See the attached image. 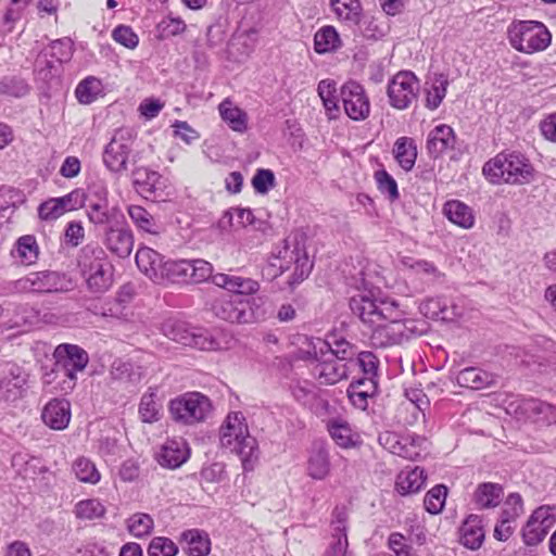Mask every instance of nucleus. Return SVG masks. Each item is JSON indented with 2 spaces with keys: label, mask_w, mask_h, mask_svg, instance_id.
Listing matches in <instances>:
<instances>
[{
  "label": "nucleus",
  "mask_w": 556,
  "mask_h": 556,
  "mask_svg": "<svg viewBox=\"0 0 556 556\" xmlns=\"http://www.w3.org/2000/svg\"><path fill=\"white\" fill-rule=\"evenodd\" d=\"M269 266L277 269L274 274L275 277L292 270L287 282L293 289L308 277L313 263L303 244L298 240L287 239L282 247H277L273 252Z\"/></svg>",
  "instance_id": "nucleus-5"
},
{
  "label": "nucleus",
  "mask_w": 556,
  "mask_h": 556,
  "mask_svg": "<svg viewBox=\"0 0 556 556\" xmlns=\"http://www.w3.org/2000/svg\"><path fill=\"white\" fill-rule=\"evenodd\" d=\"M177 553V545L165 536L153 538L148 547L149 556H176Z\"/></svg>",
  "instance_id": "nucleus-60"
},
{
  "label": "nucleus",
  "mask_w": 556,
  "mask_h": 556,
  "mask_svg": "<svg viewBox=\"0 0 556 556\" xmlns=\"http://www.w3.org/2000/svg\"><path fill=\"white\" fill-rule=\"evenodd\" d=\"M78 268L87 290L93 295H101L113 285V265L105 251L93 244H87L80 250Z\"/></svg>",
  "instance_id": "nucleus-3"
},
{
  "label": "nucleus",
  "mask_w": 556,
  "mask_h": 556,
  "mask_svg": "<svg viewBox=\"0 0 556 556\" xmlns=\"http://www.w3.org/2000/svg\"><path fill=\"white\" fill-rule=\"evenodd\" d=\"M331 516V534L323 556H353V554L349 552V515L346 509L343 507H336Z\"/></svg>",
  "instance_id": "nucleus-16"
},
{
  "label": "nucleus",
  "mask_w": 556,
  "mask_h": 556,
  "mask_svg": "<svg viewBox=\"0 0 556 556\" xmlns=\"http://www.w3.org/2000/svg\"><path fill=\"white\" fill-rule=\"evenodd\" d=\"M102 93V83L94 76H88L83 79L75 89V96L80 104H90L94 102Z\"/></svg>",
  "instance_id": "nucleus-45"
},
{
  "label": "nucleus",
  "mask_w": 556,
  "mask_h": 556,
  "mask_svg": "<svg viewBox=\"0 0 556 556\" xmlns=\"http://www.w3.org/2000/svg\"><path fill=\"white\" fill-rule=\"evenodd\" d=\"M507 412L517 419L530 420L539 426L556 424V406L534 397L510 402Z\"/></svg>",
  "instance_id": "nucleus-11"
},
{
  "label": "nucleus",
  "mask_w": 556,
  "mask_h": 556,
  "mask_svg": "<svg viewBox=\"0 0 556 556\" xmlns=\"http://www.w3.org/2000/svg\"><path fill=\"white\" fill-rule=\"evenodd\" d=\"M556 523V506L542 505L534 509L521 529L527 546L540 544Z\"/></svg>",
  "instance_id": "nucleus-13"
},
{
  "label": "nucleus",
  "mask_w": 556,
  "mask_h": 556,
  "mask_svg": "<svg viewBox=\"0 0 556 556\" xmlns=\"http://www.w3.org/2000/svg\"><path fill=\"white\" fill-rule=\"evenodd\" d=\"M329 453L323 444H314L307 458V475L314 480H324L330 473Z\"/></svg>",
  "instance_id": "nucleus-29"
},
{
  "label": "nucleus",
  "mask_w": 556,
  "mask_h": 556,
  "mask_svg": "<svg viewBox=\"0 0 556 556\" xmlns=\"http://www.w3.org/2000/svg\"><path fill=\"white\" fill-rule=\"evenodd\" d=\"M213 283L216 287L229 292L241 294H254L260 290V283L251 278L218 273L213 276Z\"/></svg>",
  "instance_id": "nucleus-26"
},
{
  "label": "nucleus",
  "mask_w": 556,
  "mask_h": 556,
  "mask_svg": "<svg viewBox=\"0 0 556 556\" xmlns=\"http://www.w3.org/2000/svg\"><path fill=\"white\" fill-rule=\"evenodd\" d=\"M135 136L132 130L127 128L117 129L103 151V163L105 167L115 174L128 169V160L132 152Z\"/></svg>",
  "instance_id": "nucleus-9"
},
{
  "label": "nucleus",
  "mask_w": 556,
  "mask_h": 556,
  "mask_svg": "<svg viewBox=\"0 0 556 556\" xmlns=\"http://www.w3.org/2000/svg\"><path fill=\"white\" fill-rule=\"evenodd\" d=\"M429 442L426 437L416 433L403 434V443L400 457L408 460L421 459L428 451Z\"/></svg>",
  "instance_id": "nucleus-36"
},
{
  "label": "nucleus",
  "mask_w": 556,
  "mask_h": 556,
  "mask_svg": "<svg viewBox=\"0 0 556 556\" xmlns=\"http://www.w3.org/2000/svg\"><path fill=\"white\" fill-rule=\"evenodd\" d=\"M85 203H105L109 202V190L104 180L97 179L91 181L85 192Z\"/></svg>",
  "instance_id": "nucleus-63"
},
{
  "label": "nucleus",
  "mask_w": 556,
  "mask_h": 556,
  "mask_svg": "<svg viewBox=\"0 0 556 556\" xmlns=\"http://www.w3.org/2000/svg\"><path fill=\"white\" fill-rule=\"evenodd\" d=\"M128 215L139 230L149 233H159V226L153 216L140 205L128 206Z\"/></svg>",
  "instance_id": "nucleus-47"
},
{
  "label": "nucleus",
  "mask_w": 556,
  "mask_h": 556,
  "mask_svg": "<svg viewBox=\"0 0 556 556\" xmlns=\"http://www.w3.org/2000/svg\"><path fill=\"white\" fill-rule=\"evenodd\" d=\"M132 184L137 192L146 199L162 198L166 187L165 179L147 167H138L132 172Z\"/></svg>",
  "instance_id": "nucleus-19"
},
{
  "label": "nucleus",
  "mask_w": 556,
  "mask_h": 556,
  "mask_svg": "<svg viewBox=\"0 0 556 556\" xmlns=\"http://www.w3.org/2000/svg\"><path fill=\"white\" fill-rule=\"evenodd\" d=\"M220 117L227 125L237 132L243 134L248 129V115L231 100L225 99L218 105Z\"/></svg>",
  "instance_id": "nucleus-34"
},
{
  "label": "nucleus",
  "mask_w": 556,
  "mask_h": 556,
  "mask_svg": "<svg viewBox=\"0 0 556 556\" xmlns=\"http://www.w3.org/2000/svg\"><path fill=\"white\" fill-rule=\"evenodd\" d=\"M426 479L425 470L418 466L403 470L396 477L395 489L401 495L417 493L425 485Z\"/></svg>",
  "instance_id": "nucleus-32"
},
{
  "label": "nucleus",
  "mask_w": 556,
  "mask_h": 556,
  "mask_svg": "<svg viewBox=\"0 0 556 556\" xmlns=\"http://www.w3.org/2000/svg\"><path fill=\"white\" fill-rule=\"evenodd\" d=\"M510 46L519 52L532 54L544 51L552 41L547 27L536 21H519L508 28Z\"/></svg>",
  "instance_id": "nucleus-6"
},
{
  "label": "nucleus",
  "mask_w": 556,
  "mask_h": 556,
  "mask_svg": "<svg viewBox=\"0 0 556 556\" xmlns=\"http://www.w3.org/2000/svg\"><path fill=\"white\" fill-rule=\"evenodd\" d=\"M104 505L97 498L83 500L75 505V515L79 519L92 520L105 515Z\"/></svg>",
  "instance_id": "nucleus-51"
},
{
  "label": "nucleus",
  "mask_w": 556,
  "mask_h": 556,
  "mask_svg": "<svg viewBox=\"0 0 556 556\" xmlns=\"http://www.w3.org/2000/svg\"><path fill=\"white\" fill-rule=\"evenodd\" d=\"M256 193L266 194L275 186V175L270 169L258 168L252 178Z\"/></svg>",
  "instance_id": "nucleus-64"
},
{
  "label": "nucleus",
  "mask_w": 556,
  "mask_h": 556,
  "mask_svg": "<svg viewBox=\"0 0 556 556\" xmlns=\"http://www.w3.org/2000/svg\"><path fill=\"white\" fill-rule=\"evenodd\" d=\"M103 243L114 255L125 258L130 255L134 248V236L128 228L126 218L116 226L104 229Z\"/></svg>",
  "instance_id": "nucleus-17"
},
{
  "label": "nucleus",
  "mask_w": 556,
  "mask_h": 556,
  "mask_svg": "<svg viewBox=\"0 0 556 556\" xmlns=\"http://www.w3.org/2000/svg\"><path fill=\"white\" fill-rule=\"evenodd\" d=\"M153 527L154 521L148 514L136 513L127 519V529L136 538L149 535Z\"/></svg>",
  "instance_id": "nucleus-52"
},
{
  "label": "nucleus",
  "mask_w": 556,
  "mask_h": 556,
  "mask_svg": "<svg viewBox=\"0 0 556 556\" xmlns=\"http://www.w3.org/2000/svg\"><path fill=\"white\" fill-rule=\"evenodd\" d=\"M232 341V336L224 329L194 327L189 346L201 351H223L230 349Z\"/></svg>",
  "instance_id": "nucleus-18"
},
{
  "label": "nucleus",
  "mask_w": 556,
  "mask_h": 556,
  "mask_svg": "<svg viewBox=\"0 0 556 556\" xmlns=\"http://www.w3.org/2000/svg\"><path fill=\"white\" fill-rule=\"evenodd\" d=\"M318 96L330 119L337 118L340 113L336 83L332 79H323L317 87Z\"/></svg>",
  "instance_id": "nucleus-39"
},
{
  "label": "nucleus",
  "mask_w": 556,
  "mask_h": 556,
  "mask_svg": "<svg viewBox=\"0 0 556 556\" xmlns=\"http://www.w3.org/2000/svg\"><path fill=\"white\" fill-rule=\"evenodd\" d=\"M456 382L463 388L481 390L494 383V376L477 367H467L457 374Z\"/></svg>",
  "instance_id": "nucleus-33"
},
{
  "label": "nucleus",
  "mask_w": 556,
  "mask_h": 556,
  "mask_svg": "<svg viewBox=\"0 0 556 556\" xmlns=\"http://www.w3.org/2000/svg\"><path fill=\"white\" fill-rule=\"evenodd\" d=\"M323 344L329 349L330 356L340 362L349 359L354 355L353 346L344 338L331 336Z\"/></svg>",
  "instance_id": "nucleus-56"
},
{
  "label": "nucleus",
  "mask_w": 556,
  "mask_h": 556,
  "mask_svg": "<svg viewBox=\"0 0 556 556\" xmlns=\"http://www.w3.org/2000/svg\"><path fill=\"white\" fill-rule=\"evenodd\" d=\"M447 84V80L443 76L435 79L434 84L427 92L426 106L428 109L435 110L439 108L446 94Z\"/></svg>",
  "instance_id": "nucleus-62"
},
{
  "label": "nucleus",
  "mask_w": 556,
  "mask_h": 556,
  "mask_svg": "<svg viewBox=\"0 0 556 556\" xmlns=\"http://www.w3.org/2000/svg\"><path fill=\"white\" fill-rule=\"evenodd\" d=\"M504 495L501 484L484 482L478 485L475 492V502L480 508L496 507Z\"/></svg>",
  "instance_id": "nucleus-38"
},
{
  "label": "nucleus",
  "mask_w": 556,
  "mask_h": 556,
  "mask_svg": "<svg viewBox=\"0 0 556 556\" xmlns=\"http://www.w3.org/2000/svg\"><path fill=\"white\" fill-rule=\"evenodd\" d=\"M162 330L168 339L189 346L194 327L182 320L168 319L163 324Z\"/></svg>",
  "instance_id": "nucleus-42"
},
{
  "label": "nucleus",
  "mask_w": 556,
  "mask_h": 556,
  "mask_svg": "<svg viewBox=\"0 0 556 556\" xmlns=\"http://www.w3.org/2000/svg\"><path fill=\"white\" fill-rule=\"evenodd\" d=\"M446 496L447 488L445 485L438 484L433 486L425 495V509L432 515L441 513L444 507Z\"/></svg>",
  "instance_id": "nucleus-53"
},
{
  "label": "nucleus",
  "mask_w": 556,
  "mask_h": 556,
  "mask_svg": "<svg viewBox=\"0 0 556 556\" xmlns=\"http://www.w3.org/2000/svg\"><path fill=\"white\" fill-rule=\"evenodd\" d=\"M189 283H201L211 279L213 281V265L202 258L189 260Z\"/></svg>",
  "instance_id": "nucleus-54"
},
{
  "label": "nucleus",
  "mask_w": 556,
  "mask_h": 556,
  "mask_svg": "<svg viewBox=\"0 0 556 556\" xmlns=\"http://www.w3.org/2000/svg\"><path fill=\"white\" fill-rule=\"evenodd\" d=\"M403 264L412 269L414 274L421 275L432 281L443 276L433 263L426 260L405 258L403 260Z\"/></svg>",
  "instance_id": "nucleus-55"
},
{
  "label": "nucleus",
  "mask_w": 556,
  "mask_h": 556,
  "mask_svg": "<svg viewBox=\"0 0 556 556\" xmlns=\"http://www.w3.org/2000/svg\"><path fill=\"white\" fill-rule=\"evenodd\" d=\"M331 7L340 21L351 25L358 24L362 14L358 0H331Z\"/></svg>",
  "instance_id": "nucleus-43"
},
{
  "label": "nucleus",
  "mask_w": 556,
  "mask_h": 556,
  "mask_svg": "<svg viewBox=\"0 0 556 556\" xmlns=\"http://www.w3.org/2000/svg\"><path fill=\"white\" fill-rule=\"evenodd\" d=\"M189 260L166 261L162 270V283H189Z\"/></svg>",
  "instance_id": "nucleus-44"
},
{
  "label": "nucleus",
  "mask_w": 556,
  "mask_h": 556,
  "mask_svg": "<svg viewBox=\"0 0 556 556\" xmlns=\"http://www.w3.org/2000/svg\"><path fill=\"white\" fill-rule=\"evenodd\" d=\"M455 144L456 136L454 129L446 124H441L429 131L426 149L431 157L438 159L447 151L454 150Z\"/></svg>",
  "instance_id": "nucleus-21"
},
{
  "label": "nucleus",
  "mask_w": 556,
  "mask_h": 556,
  "mask_svg": "<svg viewBox=\"0 0 556 556\" xmlns=\"http://www.w3.org/2000/svg\"><path fill=\"white\" fill-rule=\"evenodd\" d=\"M482 170L493 184L505 182L518 186L530 184L535 174L529 159L517 152L498 153L484 164Z\"/></svg>",
  "instance_id": "nucleus-4"
},
{
  "label": "nucleus",
  "mask_w": 556,
  "mask_h": 556,
  "mask_svg": "<svg viewBox=\"0 0 556 556\" xmlns=\"http://www.w3.org/2000/svg\"><path fill=\"white\" fill-rule=\"evenodd\" d=\"M86 215L90 224L96 227H104V229L116 226L125 216L122 211L116 206H110L109 202L105 203H90L86 204Z\"/></svg>",
  "instance_id": "nucleus-24"
},
{
  "label": "nucleus",
  "mask_w": 556,
  "mask_h": 556,
  "mask_svg": "<svg viewBox=\"0 0 556 556\" xmlns=\"http://www.w3.org/2000/svg\"><path fill=\"white\" fill-rule=\"evenodd\" d=\"M218 435L220 446L239 456L245 471L254 469L260 458V448L257 440L250 434L243 413H228Z\"/></svg>",
  "instance_id": "nucleus-2"
},
{
  "label": "nucleus",
  "mask_w": 556,
  "mask_h": 556,
  "mask_svg": "<svg viewBox=\"0 0 556 556\" xmlns=\"http://www.w3.org/2000/svg\"><path fill=\"white\" fill-rule=\"evenodd\" d=\"M211 400L200 392H187L169 402L172 418L185 426H195L206 420L212 412Z\"/></svg>",
  "instance_id": "nucleus-7"
},
{
  "label": "nucleus",
  "mask_w": 556,
  "mask_h": 556,
  "mask_svg": "<svg viewBox=\"0 0 556 556\" xmlns=\"http://www.w3.org/2000/svg\"><path fill=\"white\" fill-rule=\"evenodd\" d=\"M189 456L188 445L182 439L170 440L164 444L159 463L163 467L176 469L186 463Z\"/></svg>",
  "instance_id": "nucleus-27"
},
{
  "label": "nucleus",
  "mask_w": 556,
  "mask_h": 556,
  "mask_svg": "<svg viewBox=\"0 0 556 556\" xmlns=\"http://www.w3.org/2000/svg\"><path fill=\"white\" fill-rule=\"evenodd\" d=\"M73 52V41L65 37L52 41L48 53L52 59L56 61V63L62 64L64 62H68L72 59Z\"/></svg>",
  "instance_id": "nucleus-58"
},
{
  "label": "nucleus",
  "mask_w": 556,
  "mask_h": 556,
  "mask_svg": "<svg viewBox=\"0 0 556 556\" xmlns=\"http://www.w3.org/2000/svg\"><path fill=\"white\" fill-rule=\"evenodd\" d=\"M73 471L75 477L84 483L97 484L101 479V475L94 463L84 456L78 457L73 463Z\"/></svg>",
  "instance_id": "nucleus-46"
},
{
  "label": "nucleus",
  "mask_w": 556,
  "mask_h": 556,
  "mask_svg": "<svg viewBox=\"0 0 556 556\" xmlns=\"http://www.w3.org/2000/svg\"><path fill=\"white\" fill-rule=\"evenodd\" d=\"M375 180L377 182L378 190L382 194L387 195L391 202H394L400 198L397 184L386 169L377 170L375 173Z\"/></svg>",
  "instance_id": "nucleus-57"
},
{
  "label": "nucleus",
  "mask_w": 556,
  "mask_h": 556,
  "mask_svg": "<svg viewBox=\"0 0 556 556\" xmlns=\"http://www.w3.org/2000/svg\"><path fill=\"white\" fill-rule=\"evenodd\" d=\"M27 83L18 77H4L0 81V92L5 96L21 98L28 93Z\"/></svg>",
  "instance_id": "nucleus-61"
},
{
  "label": "nucleus",
  "mask_w": 556,
  "mask_h": 556,
  "mask_svg": "<svg viewBox=\"0 0 556 556\" xmlns=\"http://www.w3.org/2000/svg\"><path fill=\"white\" fill-rule=\"evenodd\" d=\"M443 214L453 224L464 229H470L475 225L472 208L459 200H450L443 205Z\"/></svg>",
  "instance_id": "nucleus-30"
},
{
  "label": "nucleus",
  "mask_w": 556,
  "mask_h": 556,
  "mask_svg": "<svg viewBox=\"0 0 556 556\" xmlns=\"http://www.w3.org/2000/svg\"><path fill=\"white\" fill-rule=\"evenodd\" d=\"M350 308L364 324L372 328L371 344L379 348L401 344L426 331L424 320L404 317L394 300L377 296L372 291H359L350 299Z\"/></svg>",
  "instance_id": "nucleus-1"
},
{
  "label": "nucleus",
  "mask_w": 556,
  "mask_h": 556,
  "mask_svg": "<svg viewBox=\"0 0 556 556\" xmlns=\"http://www.w3.org/2000/svg\"><path fill=\"white\" fill-rule=\"evenodd\" d=\"M138 269L156 283H162L164 256L149 247H140L135 256Z\"/></svg>",
  "instance_id": "nucleus-22"
},
{
  "label": "nucleus",
  "mask_w": 556,
  "mask_h": 556,
  "mask_svg": "<svg viewBox=\"0 0 556 556\" xmlns=\"http://www.w3.org/2000/svg\"><path fill=\"white\" fill-rule=\"evenodd\" d=\"M110 375L114 380L137 382L141 378L140 367H136L132 363L123 359L113 362Z\"/></svg>",
  "instance_id": "nucleus-49"
},
{
  "label": "nucleus",
  "mask_w": 556,
  "mask_h": 556,
  "mask_svg": "<svg viewBox=\"0 0 556 556\" xmlns=\"http://www.w3.org/2000/svg\"><path fill=\"white\" fill-rule=\"evenodd\" d=\"M187 542V554L189 556H206L211 552V540L208 534L198 529L187 530L181 534Z\"/></svg>",
  "instance_id": "nucleus-40"
},
{
  "label": "nucleus",
  "mask_w": 556,
  "mask_h": 556,
  "mask_svg": "<svg viewBox=\"0 0 556 556\" xmlns=\"http://www.w3.org/2000/svg\"><path fill=\"white\" fill-rule=\"evenodd\" d=\"M523 511V500L521 495L519 493H510L504 502L501 517L516 522Z\"/></svg>",
  "instance_id": "nucleus-59"
},
{
  "label": "nucleus",
  "mask_w": 556,
  "mask_h": 556,
  "mask_svg": "<svg viewBox=\"0 0 556 556\" xmlns=\"http://www.w3.org/2000/svg\"><path fill=\"white\" fill-rule=\"evenodd\" d=\"M393 154L399 165L406 172H409L417 159V146L415 140L409 137H400L394 142Z\"/></svg>",
  "instance_id": "nucleus-35"
},
{
  "label": "nucleus",
  "mask_w": 556,
  "mask_h": 556,
  "mask_svg": "<svg viewBox=\"0 0 556 556\" xmlns=\"http://www.w3.org/2000/svg\"><path fill=\"white\" fill-rule=\"evenodd\" d=\"M213 315L231 324H249L255 320L251 301L238 295L224 294L211 302Z\"/></svg>",
  "instance_id": "nucleus-10"
},
{
  "label": "nucleus",
  "mask_w": 556,
  "mask_h": 556,
  "mask_svg": "<svg viewBox=\"0 0 556 556\" xmlns=\"http://www.w3.org/2000/svg\"><path fill=\"white\" fill-rule=\"evenodd\" d=\"M485 538L482 520L477 515H470L459 529V542L467 548L476 551L481 547Z\"/></svg>",
  "instance_id": "nucleus-28"
},
{
  "label": "nucleus",
  "mask_w": 556,
  "mask_h": 556,
  "mask_svg": "<svg viewBox=\"0 0 556 556\" xmlns=\"http://www.w3.org/2000/svg\"><path fill=\"white\" fill-rule=\"evenodd\" d=\"M11 256L24 266L35 264L39 256V247L36 238L31 235L20 237L11 250Z\"/></svg>",
  "instance_id": "nucleus-31"
},
{
  "label": "nucleus",
  "mask_w": 556,
  "mask_h": 556,
  "mask_svg": "<svg viewBox=\"0 0 556 556\" xmlns=\"http://www.w3.org/2000/svg\"><path fill=\"white\" fill-rule=\"evenodd\" d=\"M311 371L320 384H334L348 375L345 364L331 356L324 361H314Z\"/></svg>",
  "instance_id": "nucleus-23"
},
{
  "label": "nucleus",
  "mask_w": 556,
  "mask_h": 556,
  "mask_svg": "<svg viewBox=\"0 0 556 556\" xmlns=\"http://www.w3.org/2000/svg\"><path fill=\"white\" fill-rule=\"evenodd\" d=\"M45 425L53 430H64L71 420V404L66 400L49 401L41 413Z\"/></svg>",
  "instance_id": "nucleus-25"
},
{
  "label": "nucleus",
  "mask_w": 556,
  "mask_h": 556,
  "mask_svg": "<svg viewBox=\"0 0 556 556\" xmlns=\"http://www.w3.org/2000/svg\"><path fill=\"white\" fill-rule=\"evenodd\" d=\"M340 99L345 114L354 122H363L370 115L371 104L363 85L355 80L344 83L340 88Z\"/></svg>",
  "instance_id": "nucleus-14"
},
{
  "label": "nucleus",
  "mask_w": 556,
  "mask_h": 556,
  "mask_svg": "<svg viewBox=\"0 0 556 556\" xmlns=\"http://www.w3.org/2000/svg\"><path fill=\"white\" fill-rule=\"evenodd\" d=\"M28 374L14 363L0 366V397L7 402L22 399L27 390Z\"/></svg>",
  "instance_id": "nucleus-15"
},
{
  "label": "nucleus",
  "mask_w": 556,
  "mask_h": 556,
  "mask_svg": "<svg viewBox=\"0 0 556 556\" xmlns=\"http://www.w3.org/2000/svg\"><path fill=\"white\" fill-rule=\"evenodd\" d=\"M162 405L156 400V392L149 391L141 397L139 404V414L143 422H154L160 419Z\"/></svg>",
  "instance_id": "nucleus-48"
},
{
  "label": "nucleus",
  "mask_w": 556,
  "mask_h": 556,
  "mask_svg": "<svg viewBox=\"0 0 556 556\" xmlns=\"http://www.w3.org/2000/svg\"><path fill=\"white\" fill-rule=\"evenodd\" d=\"M34 290L38 293L68 292L74 289L73 279L60 271L41 270L33 273Z\"/></svg>",
  "instance_id": "nucleus-20"
},
{
  "label": "nucleus",
  "mask_w": 556,
  "mask_h": 556,
  "mask_svg": "<svg viewBox=\"0 0 556 556\" xmlns=\"http://www.w3.org/2000/svg\"><path fill=\"white\" fill-rule=\"evenodd\" d=\"M53 357L56 371L63 372L66 378L60 386V390L68 393L76 386L77 372L83 371L89 363L88 353L76 344L62 343L55 348Z\"/></svg>",
  "instance_id": "nucleus-8"
},
{
  "label": "nucleus",
  "mask_w": 556,
  "mask_h": 556,
  "mask_svg": "<svg viewBox=\"0 0 556 556\" xmlns=\"http://www.w3.org/2000/svg\"><path fill=\"white\" fill-rule=\"evenodd\" d=\"M39 465L40 459L26 452H16L12 456V467L26 479H34L39 472L45 471Z\"/></svg>",
  "instance_id": "nucleus-41"
},
{
  "label": "nucleus",
  "mask_w": 556,
  "mask_h": 556,
  "mask_svg": "<svg viewBox=\"0 0 556 556\" xmlns=\"http://www.w3.org/2000/svg\"><path fill=\"white\" fill-rule=\"evenodd\" d=\"M419 80L413 72L401 71L395 74L387 87L389 104L396 110H406L416 101Z\"/></svg>",
  "instance_id": "nucleus-12"
},
{
  "label": "nucleus",
  "mask_w": 556,
  "mask_h": 556,
  "mask_svg": "<svg viewBox=\"0 0 556 556\" xmlns=\"http://www.w3.org/2000/svg\"><path fill=\"white\" fill-rule=\"evenodd\" d=\"M328 431L333 441L341 447L348 448L355 444L352 429L343 420H332L328 424Z\"/></svg>",
  "instance_id": "nucleus-50"
},
{
  "label": "nucleus",
  "mask_w": 556,
  "mask_h": 556,
  "mask_svg": "<svg viewBox=\"0 0 556 556\" xmlns=\"http://www.w3.org/2000/svg\"><path fill=\"white\" fill-rule=\"evenodd\" d=\"M341 46L340 36L333 26H324L314 36V50L318 54L337 51Z\"/></svg>",
  "instance_id": "nucleus-37"
}]
</instances>
